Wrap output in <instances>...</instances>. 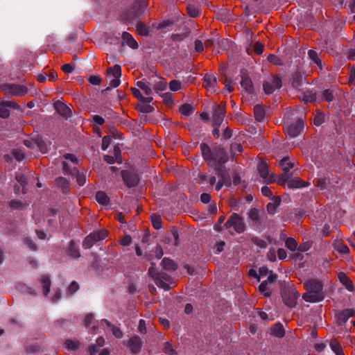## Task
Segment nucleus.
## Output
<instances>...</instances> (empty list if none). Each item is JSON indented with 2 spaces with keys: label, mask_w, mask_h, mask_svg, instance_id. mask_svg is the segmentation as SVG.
I'll return each instance as SVG.
<instances>
[{
  "label": "nucleus",
  "mask_w": 355,
  "mask_h": 355,
  "mask_svg": "<svg viewBox=\"0 0 355 355\" xmlns=\"http://www.w3.org/2000/svg\"><path fill=\"white\" fill-rule=\"evenodd\" d=\"M304 285L306 291L302 295V298L306 302L315 303L324 300L323 284L320 280L309 279L304 282Z\"/></svg>",
  "instance_id": "obj_1"
},
{
  "label": "nucleus",
  "mask_w": 355,
  "mask_h": 355,
  "mask_svg": "<svg viewBox=\"0 0 355 355\" xmlns=\"http://www.w3.org/2000/svg\"><path fill=\"white\" fill-rule=\"evenodd\" d=\"M227 157H206L205 159L208 164L217 169L218 174L221 176V179L218 180L216 185V190L217 191L221 189L226 180L228 179V177L225 174V166H223L227 162Z\"/></svg>",
  "instance_id": "obj_2"
},
{
  "label": "nucleus",
  "mask_w": 355,
  "mask_h": 355,
  "mask_svg": "<svg viewBox=\"0 0 355 355\" xmlns=\"http://www.w3.org/2000/svg\"><path fill=\"white\" fill-rule=\"evenodd\" d=\"M148 6V0H137L132 7L129 9L123 15V21L128 24L144 13Z\"/></svg>",
  "instance_id": "obj_3"
},
{
  "label": "nucleus",
  "mask_w": 355,
  "mask_h": 355,
  "mask_svg": "<svg viewBox=\"0 0 355 355\" xmlns=\"http://www.w3.org/2000/svg\"><path fill=\"white\" fill-rule=\"evenodd\" d=\"M297 168H295L291 174H284L277 180V183L284 187L289 189H297L307 187L309 182L303 181L300 178H291V177L296 173Z\"/></svg>",
  "instance_id": "obj_4"
},
{
  "label": "nucleus",
  "mask_w": 355,
  "mask_h": 355,
  "mask_svg": "<svg viewBox=\"0 0 355 355\" xmlns=\"http://www.w3.org/2000/svg\"><path fill=\"white\" fill-rule=\"evenodd\" d=\"M67 162L65 161L63 162V170L64 173L69 174H76V182L79 186H83L86 183V176L82 173H80L76 171L75 168H73L69 165V162H71L73 164H76L78 162L77 157H65Z\"/></svg>",
  "instance_id": "obj_5"
},
{
  "label": "nucleus",
  "mask_w": 355,
  "mask_h": 355,
  "mask_svg": "<svg viewBox=\"0 0 355 355\" xmlns=\"http://www.w3.org/2000/svg\"><path fill=\"white\" fill-rule=\"evenodd\" d=\"M148 273L158 286L164 290L169 289L171 281L168 275L166 274H160L153 266L149 268Z\"/></svg>",
  "instance_id": "obj_6"
},
{
  "label": "nucleus",
  "mask_w": 355,
  "mask_h": 355,
  "mask_svg": "<svg viewBox=\"0 0 355 355\" xmlns=\"http://www.w3.org/2000/svg\"><path fill=\"white\" fill-rule=\"evenodd\" d=\"M226 114V103L220 102L213 107V126H220Z\"/></svg>",
  "instance_id": "obj_7"
},
{
  "label": "nucleus",
  "mask_w": 355,
  "mask_h": 355,
  "mask_svg": "<svg viewBox=\"0 0 355 355\" xmlns=\"http://www.w3.org/2000/svg\"><path fill=\"white\" fill-rule=\"evenodd\" d=\"M225 225L227 228L233 227L234 230L238 234L243 232L245 230V225L242 218L235 213L231 215Z\"/></svg>",
  "instance_id": "obj_8"
},
{
  "label": "nucleus",
  "mask_w": 355,
  "mask_h": 355,
  "mask_svg": "<svg viewBox=\"0 0 355 355\" xmlns=\"http://www.w3.org/2000/svg\"><path fill=\"white\" fill-rule=\"evenodd\" d=\"M257 170L260 177L263 179L265 182L268 184L277 182V180L279 177L273 174H269L268 166L266 162L261 161L258 164Z\"/></svg>",
  "instance_id": "obj_9"
},
{
  "label": "nucleus",
  "mask_w": 355,
  "mask_h": 355,
  "mask_svg": "<svg viewBox=\"0 0 355 355\" xmlns=\"http://www.w3.org/2000/svg\"><path fill=\"white\" fill-rule=\"evenodd\" d=\"M3 90L12 96H22L28 93V88L26 86L16 84H5Z\"/></svg>",
  "instance_id": "obj_10"
},
{
  "label": "nucleus",
  "mask_w": 355,
  "mask_h": 355,
  "mask_svg": "<svg viewBox=\"0 0 355 355\" xmlns=\"http://www.w3.org/2000/svg\"><path fill=\"white\" fill-rule=\"evenodd\" d=\"M282 87V79L278 76H272L263 85L264 92L266 94H272L276 89Z\"/></svg>",
  "instance_id": "obj_11"
},
{
  "label": "nucleus",
  "mask_w": 355,
  "mask_h": 355,
  "mask_svg": "<svg viewBox=\"0 0 355 355\" xmlns=\"http://www.w3.org/2000/svg\"><path fill=\"white\" fill-rule=\"evenodd\" d=\"M277 280V275L270 271V274L266 281H263L259 286V290L264 296L268 297L270 295V290Z\"/></svg>",
  "instance_id": "obj_12"
},
{
  "label": "nucleus",
  "mask_w": 355,
  "mask_h": 355,
  "mask_svg": "<svg viewBox=\"0 0 355 355\" xmlns=\"http://www.w3.org/2000/svg\"><path fill=\"white\" fill-rule=\"evenodd\" d=\"M300 295L295 288H290L284 292L283 299L286 305L293 307L297 304Z\"/></svg>",
  "instance_id": "obj_13"
},
{
  "label": "nucleus",
  "mask_w": 355,
  "mask_h": 355,
  "mask_svg": "<svg viewBox=\"0 0 355 355\" xmlns=\"http://www.w3.org/2000/svg\"><path fill=\"white\" fill-rule=\"evenodd\" d=\"M8 108L19 109L18 104L12 101H3L0 102V117L7 119L10 116Z\"/></svg>",
  "instance_id": "obj_14"
},
{
  "label": "nucleus",
  "mask_w": 355,
  "mask_h": 355,
  "mask_svg": "<svg viewBox=\"0 0 355 355\" xmlns=\"http://www.w3.org/2000/svg\"><path fill=\"white\" fill-rule=\"evenodd\" d=\"M107 74H112L114 77L110 81V85L111 87H117L120 85V77L121 76V69L118 64H115L112 67H110L107 69Z\"/></svg>",
  "instance_id": "obj_15"
},
{
  "label": "nucleus",
  "mask_w": 355,
  "mask_h": 355,
  "mask_svg": "<svg viewBox=\"0 0 355 355\" xmlns=\"http://www.w3.org/2000/svg\"><path fill=\"white\" fill-rule=\"evenodd\" d=\"M304 127V121L302 119H299L286 128V132L291 137H295L301 133Z\"/></svg>",
  "instance_id": "obj_16"
},
{
  "label": "nucleus",
  "mask_w": 355,
  "mask_h": 355,
  "mask_svg": "<svg viewBox=\"0 0 355 355\" xmlns=\"http://www.w3.org/2000/svg\"><path fill=\"white\" fill-rule=\"evenodd\" d=\"M122 177L123 181L129 187H135L139 182V177L133 171H123Z\"/></svg>",
  "instance_id": "obj_17"
},
{
  "label": "nucleus",
  "mask_w": 355,
  "mask_h": 355,
  "mask_svg": "<svg viewBox=\"0 0 355 355\" xmlns=\"http://www.w3.org/2000/svg\"><path fill=\"white\" fill-rule=\"evenodd\" d=\"M56 112L63 117L68 118L71 116V110L65 103L58 101L54 103Z\"/></svg>",
  "instance_id": "obj_18"
},
{
  "label": "nucleus",
  "mask_w": 355,
  "mask_h": 355,
  "mask_svg": "<svg viewBox=\"0 0 355 355\" xmlns=\"http://www.w3.org/2000/svg\"><path fill=\"white\" fill-rule=\"evenodd\" d=\"M297 163L290 159V157H284L279 161V166L284 172V174H290L289 171L295 168Z\"/></svg>",
  "instance_id": "obj_19"
},
{
  "label": "nucleus",
  "mask_w": 355,
  "mask_h": 355,
  "mask_svg": "<svg viewBox=\"0 0 355 355\" xmlns=\"http://www.w3.org/2000/svg\"><path fill=\"white\" fill-rule=\"evenodd\" d=\"M203 86L215 92L217 87L216 78L212 74H205L204 76Z\"/></svg>",
  "instance_id": "obj_20"
},
{
  "label": "nucleus",
  "mask_w": 355,
  "mask_h": 355,
  "mask_svg": "<svg viewBox=\"0 0 355 355\" xmlns=\"http://www.w3.org/2000/svg\"><path fill=\"white\" fill-rule=\"evenodd\" d=\"M128 346L130 348L132 352H138L141 347V340L137 336L132 337L128 343Z\"/></svg>",
  "instance_id": "obj_21"
},
{
  "label": "nucleus",
  "mask_w": 355,
  "mask_h": 355,
  "mask_svg": "<svg viewBox=\"0 0 355 355\" xmlns=\"http://www.w3.org/2000/svg\"><path fill=\"white\" fill-rule=\"evenodd\" d=\"M338 277L340 283L345 286V288L349 291H354V286L352 282L349 279L347 275L343 272H340L338 274Z\"/></svg>",
  "instance_id": "obj_22"
},
{
  "label": "nucleus",
  "mask_w": 355,
  "mask_h": 355,
  "mask_svg": "<svg viewBox=\"0 0 355 355\" xmlns=\"http://www.w3.org/2000/svg\"><path fill=\"white\" fill-rule=\"evenodd\" d=\"M241 85L244 89L251 93L253 90V84L250 78L245 73H242Z\"/></svg>",
  "instance_id": "obj_23"
},
{
  "label": "nucleus",
  "mask_w": 355,
  "mask_h": 355,
  "mask_svg": "<svg viewBox=\"0 0 355 355\" xmlns=\"http://www.w3.org/2000/svg\"><path fill=\"white\" fill-rule=\"evenodd\" d=\"M122 39L124 42L132 49H137L138 48V43L129 33L123 32L122 34Z\"/></svg>",
  "instance_id": "obj_24"
},
{
  "label": "nucleus",
  "mask_w": 355,
  "mask_h": 355,
  "mask_svg": "<svg viewBox=\"0 0 355 355\" xmlns=\"http://www.w3.org/2000/svg\"><path fill=\"white\" fill-rule=\"evenodd\" d=\"M131 91L133 96L142 103H149L153 100L152 96H143L139 89L138 88L132 87L131 88Z\"/></svg>",
  "instance_id": "obj_25"
},
{
  "label": "nucleus",
  "mask_w": 355,
  "mask_h": 355,
  "mask_svg": "<svg viewBox=\"0 0 355 355\" xmlns=\"http://www.w3.org/2000/svg\"><path fill=\"white\" fill-rule=\"evenodd\" d=\"M354 315H355V310L352 309H347L339 313L338 320L340 322L345 323L348 320V319L350 317H353Z\"/></svg>",
  "instance_id": "obj_26"
},
{
  "label": "nucleus",
  "mask_w": 355,
  "mask_h": 355,
  "mask_svg": "<svg viewBox=\"0 0 355 355\" xmlns=\"http://www.w3.org/2000/svg\"><path fill=\"white\" fill-rule=\"evenodd\" d=\"M280 198L277 196L272 198V201L267 205V210L269 214H274L276 212V208L279 205Z\"/></svg>",
  "instance_id": "obj_27"
},
{
  "label": "nucleus",
  "mask_w": 355,
  "mask_h": 355,
  "mask_svg": "<svg viewBox=\"0 0 355 355\" xmlns=\"http://www.w3.org/2000/svg\"><path fill=\"white\" fill-rule=\"evenodd\" d=\"M307 54L309 58L313 62V63L315 64L320 69H322V60L320 58L318 53L315 51L310 49L309 50Z\"/></svg>",
  "instance_id": "obj_28"
},
{
  "label": "nucleus",
  "mask_w": 355,
  "mask_h": 355,
  "mask_svg": "<svg viewBox=\"0 0 355 355\" xmlns=\"http://www.w3.org/2000/svg\"><path fill=\"white\" fill-rule=\"evenodd\" d=\"M254 118L257 121H262L265 117V110L263 106L257 105L254 107Z\"/></svg>",
  "instance_id": "obj_29"
},
{
  "label": "nucleus",
  "mask_w": 355,
  "mask_h": 355,
  "mask_svg": "<svg viewBox=\"0 0 355 355\" xmlns=\"http://www.w3.org/2000/svg\"><path fill=\"white\" fill-rule=\"evenodd\" d=\"M137 86L141 89L147 96H150V95L152 94V89L148 83L141 80L137 83Z\"/></svg>",
  "instance_id": "obj_30"
},
{
  "label": "nucleus",
  "mask_w": 355,
  "mask_h": 355,
  "mask_svg": "<svg viewBox=\"0 0 355 355\" xmlns=\"http://www.w3.org/2000/svg\"><path fill=\"white\" fill-rule=\"evenodd\" d=\"M334 247L336 250H337L340 254H347L349 252V248L341 241H336L334 243Z\"/></svg>",
  "instance_id": "obj_31"
},
{
  "label": "nucleus",
  "mask_w": 355,
  "mask_h": 355,
  "mask_svg": "<svg viewBox=\"0 0 355 355\" xmlns=\"http://www.w3.org/2000/svg\"><path fill=\"white\" fill-rule=\"evenodd\" d=\"M230 151L233 155L241 154L243 153V146L241 143L234 141L230 146Z\"/></svg>",
  "instance_id": "obj_32"
},
{
  "label": "nucleus",
  "mask_w": 355,
  "mask_h": 355,
  "mask_svg": "<svg viewBox=\"0 0 355 355\" xmlns=\"http://www.w3.org/2000/svg\"><path fill=\"white\" fill-rule=\"evenodd\" d=\"M271 332L273 336H275L278 338H282L284 335V330L283 326L279 323L275 324L272 327Z\"/></svg>",
  "instance_id": "obj_33"
},
{
  "label": "nucleus",
  "mask_w": 355,
  "mask_h": 355,
  "mask_svg": "<svg viewBox=\"0 0 355 355\" xmlns=\"http://www.w3.org/2000/svg\"><path fill=\"white\" fill-rule=\"evenodd\" d=\"M162 267L167 270H175L177 268L176 264L170 259L164 258L162 261Z\"/></svg>",
  "instance_id": "obj_34"
},
{
  "label": "nucleus",
  "mask_w": 355,
  "mask_h": 355,
  "mask_svg": "<svg viewBox=\"0 0 355 355\" xmlns=\"http://www.w3.org/2000/svg\"><path fill=\"white\" fill-rule=\"evenodd\" d=\"M36 148H38L42 154L47 153L48 147L45 141L40 137H36Z\"/></svg>",
  "instance_id": "obj_35"
},
{
  "label": "nucleus",
  "mask_w": 355,
  "mask_h": 355,
  "mask_svg": "<svg viewBox=\"0 0 355 355\" xmlns=\"http://www.w3.org/2000/svg\"><path fill=\"white\" fill-rule=\"evenodd\" d=\"M96 199L101 205H107L109 203V198L104 191H98L96 194Z\"/></svg>",
  "instance_id": "obj_36"
},
{
  "label": "nucleus",
  "mask_w": 355,
  "mask_h": 355,
  "mask_svg": "<svg viewBox=\"0 0 355 355\" xmlns=\"http://www.w3.org/2000/svg\"><path fill=\"white\" fill-rule=\"evenodd\" d=\"M40 281L43 285L44 294V295H47V294L50 291V286H51V281L49 279V277L47 275H43L41 277Z\"/></svg>",
  "instance_id": "obj_37"
},
{
  "label": "nucleus",
  "mask_w": 355,
  "mask_h": 355,
  "mask_svg": "<svg viewBox=\"0 0 355 355\" xmlns=\"http://www.w3.org/2000/svg\"><path fill=\"white\" fill-rule=\"evenodd\" d=\"M105 340L103 337L98 338L96 340V345H92L90 347L91 355H94L95 354H96L98 352L99 348L103 346Z\"/></svg>",
  "instance_id": "obj_38"
},
{
  "label": "nucleus",
  "mask_w": 355,
  "mask_h": 355,
  "mask_svg": "<svg viewBox=\"0 0 355 355\" xmlns=\"http://www.w3.org/2000/svg\"><path fill=\"white\" fill-rule=\"evenodd\" d=\"M107 234L108 233L106 230H101L100 231L91 233L93 238L95 239L96 242L105 239L107 236Z\"/></svg>",
  "instance_id": "obj_39"
},
{
  "label": "nucleus",
  "mask_w": 355,
  "mask_h": 355,
  "mask_svg": "<svg viewBox=\"0 0 355 355\" xmlns=\"http://www.w3.org/2000/svg\"><path fill=\"white\" fill-rule=\"evenodd\" d=\"M187 10L188 15L191 17H197L200 15V9L194 5L189 4Z\"/></svg>",
  "instance_id": "obj_40"
},
{
  "label": "nucleus",
  "mask_w": 355,
  "mask_h": 355,
  "mask_svg": "<svg viewBox=\"0 0 355 355\" xmlns=\"http://www.w3.org/2000/svg\"><path fill=\"white\" fill-rule=\"evenodd\" d=\"M137 32L143 36H147L149 34V28L143 23H138L137 24Z\"/></svg>",
  "instance_id": "obj_41"
},
{
  "label": "nucleus",
  "mask_w": 355,
  "mask_h": 355,
  "mask_svg": "<svg viewBox=\"0 0 355 355\" xmlns=\"http://www.w3.org/2000/svg\"><path fill=\"white\" fill-rule=\"evenodd\" d=\"M55 183L58 185V187L62 188V191L64 193L66 192V190L69 186V182L64 178H62V177L58 178L55 180Z\"/></svg>",
  "instance_id": "obj_42"
},
{
  "label": "nucleus",
  "mask_w": 355,
  "mask_h": 355,
  "mask_svg": "<svg viewBox=\"0 0 355 355\" xmlns=\"http://www.w3.org/2000/svg\"><path fill=\"white\" fill-rule=\"evenodd\" d=\"M199 178H200V184H205V182H208L211 186H213L216 181V179L215 177H214V176L208 177L205 174L200 175Z\"/></svg>",
  "instance_id": "obj_43"
},
{
  "label": "nucleus",
  "mask_w": 355,
  "mask_h": 355,
  "mask_svg": "<svg viewBox=\"0 0 355 355\" xmlns=\"http://www.w3.org/2000/svg\"><path fill=\"white\" fill-rule=\"evenodd\" d=\"M180 113L184 116L190 115L193 112V107L189 104H183L179 109Z\"/></svg>",
  "instance_id": "obj_44"
},
{
  "label": "nucleus",
  "mask_w": 355,
  "mask_h": 355,
  "mask_svg": "<svg viewBox=\"0 0 355 355\" xmlns=\"http://www.w3.org/2000/svg\"><path fill=\"white\" fill-rule=\"evenodd\" d=\"M248 218L253 222H258L259 218V211L258 209L253 208L248 212Z\"/></svg>",
  "instance_id": "obj_45"
},
{
  "label": "nucleus",
  "mask_w": 355,
  "mask_h": 355,
  "mask_svg": "<svg viewBox=\"0 0 355 355\" xmlns=\"http://www.w3.org/2000/svg\"><path fill=\"white\" fill-rule=\"evenodd\" d=\"M285 245H286V248L291 251H295L297 247V243L293 238H288L286 240Z\"/></svg>",
  "instance_id": "obj_46"
},
{
  "label": "nucleus",
  "mask_w": 355,
  "mask_h": 355,
  "mask_svg": "<svg viewBox=\"0 0 355 355\" xmlns=\"http://www.w3.org/2000/svg\"><path fill=\"white\" fill-rule=\"evenodd\" d=\"M330 346L336 355H345L343 351V348L339 343L333 342L331 343Z\"/></svg>",
  "instance_id": "obj_47"
},
{
  "label": "nucleus",
  "mask_w": 355,
  "mask_h": 355,
  "mask_svg": "<svg viewBox=\"0 0 355 355\" xmlns=\"http://www.w3.org/2000/svg\"><path fill=\"white\" fill-rule=\"evenodd\" d=\"M95 243V239H94L92 235L90 234L85 239L83 245L85 248L88 249L90 248Z\"/></svg>",
  "instance_id": "obj_48"
},
{
  "label": "nucleus",
  "mask_w": 355,
  "mask_h": 355,
  "mask_svg": "<svg viewBox=\"0 0 355 355\" xmlns=\"http://www.w3.org/2000/svg\"><path fill=\"white\" fill-rule=\"evenodd\" d=\"M302 100L305 102H313L316 100V95L315 94L313 93L310 91H306L304 93Z\"/></svg>",
  "instance_id": "obj_49"
},
{
  "label": "nucleus",
  "mask_w": 355,
  "mask_h": 355,
  "mask_svg": "<svg viewBox=\"0 0 355 355\" xmlns=\"http://www.w3.org/2000/svg\"><path fill=\"white\" fill-rule=\"evenodd\" d=\"M151 220L153 227L155 229H159L162 225V219L161 217L159 215L153 214L151 216Z\"/></svg>",
  "instance_id": "obj_50"
},
{
  "label": "nucleus",
  "mask_w": 355,
  "mask_h": 355,
  "mask_svg": "<svg viewBox=\"0 0 355 355\" xmlns=\"http://www.w3.org/2000/svg\"><path fill=\"white\" fill-rule=\"evenodd\" d=\"M106 324L110 327V331H112V334H114V336L117 338H122L123 336V332L121 331V330L118 328V327H114V326H112L110 322L105 321Z\"/></svg>",
  "instance_id": "obj_51"
},
{
  "label": "nucleus",
  "mask_w": 355,
  "mask_h": 355,
  "mask_svg": "<svg viewBox=\"0 0 355 355\" xmlns=\"http://www.w3.org/2000/svg\"><path fill=\"white\" fill-rule=\"evenodd\" d=\"M69 254L71 257L74 258H78L80 257V252L78 250L76 245L71 242L69 247Z\"/></svg>",
  "instance_id": "obj_52"
},
{
  "label": "nucleus",
  "mask_w": 355,
  "mask_h": 355,
  "mask_svg": "<svg viewBox=\"0 0 355 355\" xmlns=\"http://www.w3.org/2000/svg\"><path fill=\"white\" fill-rule=\"evenodd\" d=\"M166 82L164 80H160L158 83H157L153 88L157 92H162L166 88Z\"/></svg>",
  "instance_id": "obj_53"
},
{
  "label": "nucleus",
  "mask_w": 355,
  "mask_h": 355,
  "mask_svg": "<svg viewBox=\"0 0 355 355\" xmlns=\"http://www.w3.org/2000/svg\"><path fill=\"white\" fill-rule=\"evenodd\" d=\"M137 110L143 113H150L154 110V108L150 105L142 104L137 105Z\"/></svg>",
  "instance_id": "obj_54"
},
{
  "label": "nucleus",
  "mask_w": 355,
  "mask_h": 355,
  "mask_svg": "<svg viewBox=\"0 0 355 355\" xmlns=\"http://www.w3.org/2000/svg\"><path fill=\"white\" fill-rule=\"evenodd\" d=\"M105 161L110 164L115 163L121 164L122 163V157H105Z\"/></svg>",
  "instance_id": "obj_55"
},
{
  "label": "nucleus",
  "mask_w": 355,
  "mask_h": 355,
  "mask_svg": "<svg viewBox=\"0 0 355 355\" xmlns=\"http://www.w3.org/2000/svg\"><path fill=\"white\" fill-rule=\"evenodd\" d=\"M268 60L275 65H281L282 64V60L277 55L274 54H270L268 57Z\"/></svg>",
  "instance_id": "obj_56"
},
{
  "label": "nucleus",
  "mask_w": 355,
  "mask_h": 355,
  "mask_svg": "<svg viewBox=\"0 0 355 355\" xmlns=\"http://www.w3.org/2000/svg\"><path fill=\"white\" fill-rule=\"evenodd\" d=\"M101 80H102V79H101V76L98 75L91 76L88 79V81L89 82V83H91L92 85H100L101 83Z\"/></svg>",
  "instance_id": "obj_57"
},
{
  "label": "nucleus",
  "mask_w": 355,
  "mask_h": 355,
  "mask_svg": "<svg viewBox=\"0 0 355 355\" xmlns=\"http://www.w3.org/2000/svg\"><path fill=\"white\" fill-rule=\"evenodd\" d=\"M264 51V45L262 44L261 42H257L254 44V51L257 54L260 55Z\"/></svg>",
  "instance_id": "obj_58"
},
{
  "label": "nucleus",
  "mask_w": 355,
  "mask_h": 355,
  "mask_svg": "<svg viewBox=\"0 0 355 355\" xmlns=\"http://www.w3.org/2000/svg\"><path fill=\"white\" fill-rule=\"evenodd\" d=\"M181 87V84L179 81L173 80L169 83V88L172 91H178Z\"/></svg>",
  "instance_id": "obj_59"
},
{
  "label": "nucleus",
  "mask_w": 355,
  "mask_h": 355,
  "mask_svg": "<svg viewBox=\"0 0 355 355\" xmlns=\"http://www.w3.org/2000/svg\"><path fill=\"white\" fill-rule=\"evenodd\" d=\"M111 137L110 136H105L102 139L101 148L105 150L111 143Z\"/></svg>",
  "instance_id": "obj_60"
},
{
  "label": "nucleus",
  "mask_w": 355,
  "mask_h": 355,
  "mask_svg": "<svg viewBox=\"0 0 355 355\" xmlns=\"http://www.w3.org/2000/svg\"><path fill=\"white\" fill-rule=\"evenodd\" d=\"M323 98L327 101L331 102L334 100V95L331 91L326 89L323 92Z\"/></svg>",
  "instance_id": "obj_61"
},
{
  "label": "nucleus",
  "mask_w": 355,
  "mask_h": 355,
  "mask_svg": "<svg viewBox=\"0 0 355 355\" xmlns=\"http://www.w3.org/2000/svg\"><path fill=\"white\" fill-rule=\"evenodd\" d=\"M200 148L202 152V155H210L211 149L207 144L202 143Z\"/></svg>",
  "instance_id": "obj_62"
},
{
  "label": "nucleus",
  "mask_w": 355,
  "mask_h": 355,
  "mask_svg": "<svg viewBox=\"0 0 355 355\" xmlns=\"http://www.w3.org/2000/svg\"><path fill=\"white\" fill-rule=\"evenodd\" d=\"M204 44L200 40H196L195 41V50L198 53H202L204 51Z\"/></svg>",
  "instance_id": "obj_63"
},
{
  "label": "nucleus",
  "mask_w": 355,
  "mask_h": 355,
  "mask_svg": "<svg viewBox=\"0 0 355 355\" xmlns=\"http://www.w3.org/2000/svg\"><path fill=\"white\" fill-rule=\"evenodd\" d=\"M174 349L173 348L171 343L168 342L165 343L164 347V352L166 354H168L169 355H173L174 354Z\"/></svg>",
  "instance_id": "obj_64"
}]
</instances>
